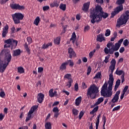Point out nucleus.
Wrapping results in <instances>:
<instances>
[{"label":"nucleus","instance_id":"62","mask_svg":"<svg viewBox=\"0 0 129 129\" xmlns=\"http://www.w3.org/2000/svg\"><path fill=\"white\" fill-rule=\"evenodd\" d=\"M54 113V117H56L57 118V117H58V116H59V112H53Z\"/></svg>","mask_w":129,"mask_h":129},{"label":"nucleus","instance_id":"61","mask_svg":"<svg viewBox=\"0 0 129 129\" xmlns=\"http://www.w3.org/2000/svg\"><path fill=\"white\" fill-rule=\"evenodd\" d=\"M4 117H5V115L3 114V113H0V120L2 121L4 119Z\"/></svg>","mask_w":129,"mask_h":129},{"label":"nucleus","instance_id":"6","mask_svg":"<svg viewBox=\"0 0 129 129\" xmlns=\"http://www.w3.org/2000/svg\"><path fill=\"white\" fill-rule=\"evenodd\" d=\"M14 24H21V21L24 19V15L21 13H16L12 15Z\"/></svg>","mask_w":129,"mask_h":129},{"label":"nucleus","instance_id":"13","mask_svg":"<svg viewBox=\"0 0 129 129\" xmlns=\"http://www.w3.org/2000/svg\"><path fill=\"white\" fill-rule=\"evenodd\" d=\"M8 30H9V25H6L3 28V30L2 32L3 38H5V37L7 36V34H8Z\"/></svg>","mask_w":129,"mask_h":129},{"label":"nucleus","instance_id":"7","mask_svg":"<svg viewBox=\"0 0 129 129\" xmlns=\"http://www.w3.org/2000/svg\"><path fill=\"white\" fill-rule=\"evenodd\" d=\"M120 47V44L119 43H115L111 48L108 49L107 47L104 48V52L105 54H110L112 55L114 53V51H118V49Z\"/></svg>","mask_w":129,"mask_h":129},{"label":"nucleus","instance_id":"5","mask_svg":"<svg viewBox=\"0 0 129 129\" xmlns=\"http://www.w3.org/2000/svg\"><path fill=\"white\" fill-rule=\"evenodd\" d=\"M5 43L4 48H10L11 46V50L16 49V47L18 46V41L13 39L6 40H5Z\"/></svg>","mask_w":129,"mask_h":129},{"label":"nucleus","instance_id":"49","mask_svg":"<svg viewBox=\"0 0 129 129\" xmlns=\"http://www.w3.org/2000/svg\"><path fill=\"white\" fill-rule=\"evenodd\" d=\"M32 117V115L30 114H28L27 116L26 117L25 121L27 122V121H29V120H30V119H31Z\"/></svg>","mask_w":129,"mask_h":129},{"label":"nucleus","instance_id":"17","mask_svg":"<svg viewBox=\"0 0 129 129\" xmlns=\"http://www.w3.org/2000/svg\"><path fill=\"white\" fill-rule=\"evenodd\" d=\"M89 6H90V2H89L85 3L82 8L83 11H84V12H87L89 9Z\"/></svg>","mask_w":129,"mask_h":129},{"label":"nucleus","instance_id":"11","mask_svg":"<svg viewBox=\"0 0 129 129\" xmlns=\"http://www.w3.org/2000/svg\"><path fill=\"white\" fill-rule=\"evenodd\" d=\"M119 94H120V91H118L116 92L115 95L111 100V101L113 102V103H115V102H117V101H118V99L119 98Z\"/></svg>","mask_w":129,"mask_h":129},{"label":"nucleus","instance_id":"31","mask_svg":"<svg viewBox=\"0 0 129 129\" xmlns=\"http://www.w3.org/2000/svg\"><path fill=\"white\" fill-rule=\"evenodd\" d=\"M67 65L68 63L66 62L62 63L60 67V69L61 70H65L66 69V66H67Z\"/></svg>","mask_w":129,"mask_h":129},{"label":"nucleus","instance_id":"1","mask_svg":"<svg viewBox=\"0 0 129 129\" xmlns=\"http://www.w3.org/2000/svg\"><path fill=\"white\" fill-rule=\"evenodd\" d=\"M110 66L109 67V71H111L109 75L108 87L107 89V83H105L102 86L101 90V95L104 97H111L112 95V86L114 79L113 78V71L115 69L116 61L115 59L112 58L110 61Z\"/></svg>","mask_w":129,"mask_h":129},{"label":"nucleus","instance_id":"32","mask_svg":"<svg viewBox=\"0 0 129 129\" xmlns=\"http://www.w3.org/2000/svg\"><path fill=\"white\" fill-rule=\"evenodd\" d=\"M50 7L51 8H54L55 7L56 8H58V7H59V3H58L56 2H53L52 3L50 4Z\"/></svg>","mask_w":129,"mask_h":129},{"label":"nucleus","instance_id":"42","mask_svg":"<svg viewBox=\"0 0 129 129\" xmlns=\"http://www.w3.org/2000/svg\"><path fill=\"white\" fill-rule=\"evenodd\" d=\"M101 76V72H98L95 76L94 77V79H97L98 78H100V77Z\"/></svg>","mask_w":129,"mask_h":129},{"label":"nucleus","instance_id":"30","mask_svg":"<svg viewBox=\"0 0 129 129\" xmlns=\"http://www.w3.org/2000/svg\"><path fill=\"white\" fill-rule=\"evenodd\" d=\"M45 129H52V125L51 124V122H48L45 123Z\"/></svg>","mask_w":129,"mask_h":129},{"label":"nucleus","instance_id":"15","mask_svg":"<svg viewBox=\"0 0 129 129\" xmlns=\"http://www.w3.org/2000/svg\"><path fill=\"white\" fill-rule=\"evenodd\" d=\"M44 97H45V95H44V94L42 93L38 94V96H37L38 102L39 103H42V102H43V100H44Z\"/></svg>","mask_w":129,"mask_h":129},{"label":"nucleus","instance_id":"22","mask_svg":"<svg viewBox=\"0 0 129 129\" xmlns=\"http://www.w3.org/2000/svg\"><path fill=\"white\" fill-rule=\"evenodd\" d=\"M71 41H72L73 44L75 43V41H76V34H75V32H74L72 34V37L71 38Z\"/></svg>","mask_w":129,"mask_h":129},{"label":"nucleus","instance_id":"36","mask_svg":"<svg viewBox=\"0 0 129 129\" xmlns=\"http://www.w3.org/2000/svg\"><path fill=\"white\" fill-rule=\"evenodd\" d=\"M66 62L68 63V64H69V65H70V66H71V67H73V66H74V62H73V60H72L71 59L68 60Z\"/></svg>","mask_w":129,"mask_h":129},{"label":"nucleus","instance_id":"3","mask_svg":"<svg viewBox=\"0 0 129 129\" xmlns=\"http://www.w3.org/2000/svg\"><path fill=\"white\" fill-rule=\"evenodd\" d=\"M98 93H99V87L93 84L88 89L87 95L88 98L95 99V98H96V95Z\"/></svg>","mask_w":129,"mask_h":129},{"label":"nucleus","instance_id":"23","mask_svg":"<svg viewBox=\"0 0 129 129\" xmlns=\"http://www.w3.org/2000/svg\"><path fill=\"white\" fill-rule=\"evenodd\" d=\"M119 85H120V80L118 79L116 82L114 87V90L115 91H116L117 90V88H118Z\"/></svg>","mask_w":129,"mask_h":129},{"label":"nucleus","instance_id":"20","mask_svg":"<svg viewBox=\"0 0 129 129\" xmlns=\"http://www.w3.org/2000/svg\"><path fill=\"white\" fill-rule=\"evenodd\" d=\"M115 74H116V75H118L120 76V75H123L124 76V72L122 70H119L118 68H117L115 72Z\"/></svg>","mask_w":129,"mask_h":129},{"label":"nucleus","instance_id":"43","mask_svg":"<svg viewBox=\"0 0 129 129\" xmlns=\"http://www.w3.org/2000/svg\"><path fill=\"white\" fill-rule=\"evenodd\" d=\"M72 83H73V80L68 81L67 86H68L69 88H70V87H71V86L72 85Z\"/></svg>","mask_w":129,"mask_h":129},{"label":"nucleus","instance_id":"28","mask_svg":"<svg viewBox=\"0 0 129 129\" xmlns=\"http://www.w3.org/2000/svg\"><path fill=\"white\" fill-rule=\"evenodd\" d=\"M50 46H52V43H48L47 44L44 43L42 45V49H47L48 47H50Z\"/></svg>","mask_w":129,"mask_h":129},{"label":"nucleus","instance_id":"50","mask_svg":"<svg viewBox=\"0 0 129 129\" xmlns=\"http://www.w3.org/2000/svg\"><path fill=\"white\" fill-rule=\"evenodd\" d=\"M123 45L126 47V46H128V40L127 39H125L123 42Z\"/></svg>","mask_w":129,"mask_h":129},{"label":"nucleus","instance_id":"34","mask_svg":"<svg viewBox=\"0 0 129 129\" xmlns=\"http://www.w3.org/2000/svg\"><path fill=\"white\" fill-rule=\"evenodd\" d=\"M64 79H67L69 81L72 80V78L71 77V74H66L64 77Z\"/></svg>","mask_w":129,"mask_h":129},{"label":"nucleus","instance_id":"12","mask_svg":"<svg viewBox=\"0 0 129 129\" xmlns=\"http://www.w3.org/2000/svg\"><path fill=\"white\" fill-rule=\"evenodd\" d=\"M8 65V64H7V63H5V62L0 61V73H4Z\"/></svg>","mask_w":129,"mask_h":129},{"label":"nucleus","instance_id":"54","mask_svg":"<svg viewBox=\"0 0 129 129\" xmlns=\"http://www.w3.org/2000/svg\"><path fill=\"white\" fill-rule=\"evenodd\" d=\"M91 70H92V69H91V67H89L87 69V75H89L90 74V72H91Z\"/></svg>","mask_w":129,"mask_h":129},{"label":"nucleus","instance_id":"26","mask_svg":"<svg viewBox=\"0 0 129 129\" xmlns=\"http://www.w3.org/2000/svg\"><path fill=\"white\" fill-rule=\"evenodd\" d=\"M36 109H37V107L36 106H33L32 107H31L29 112H28V114H30L32 115V114L34 113V112L35 111V110H36Z\"/></svg>","mask_w":129,"mask_h":129},{"label":"nucleus","instance_id":"60","mask_svg":"<svg viewBox=\"0 0 129 129\" xmlns=\"http://www.w3.org/2000/svg\"><path fill=\"white\" fill-rule=\"evenodd\" d=\"M78 88H79L78 86V84L76 83L75 84V90H76V91H78Z\"/></svg>","mask_w":129,"mask_h":129},{"label":"nucleus","instance_id":"44","mask_svg":"<svg viewBox=\"0 0 129 129\" xmlns=\"http://www.w3.org/2000/svg\"><path fill=\"white\" fill-rule=\"evenodd\" d=\"M73 114L74 115H78V113H79V111H78L76 109H73L72 110Z\"/></svg>","mask_w":129,"mask_h":129},{"label":"nucleus","instance_id":"35","mask_svg":"<svg viewBox=\"0 0 129 129\" xmlns=\"http://www.w3.org/2000/svg\"><path fill=\"white\" fill-rule=\"evenodd\" d=\"M59 8L60 9V10H62V11H66V5L61 4L59 5Z\"/></svg>","mask_w":129,"mask_h":129},{"label":"nucleus","instance_id":"29","mask_svg":"<svg viewBox=\"0 0 129 129\" xmlns=\"http://www.w3.org/2000/svg\"><path fill=\"white\" fill-rule=\"evenodd\" d=\"M100 116H101V115L100 114L97 116V120L96 122V129H98V126L99 125V119L100 118Z\"/></svg>","mask_w":129,"mask_h":129},{"label":"nucleus","instance_id":"53","mask_svg":"<svg viewBox=\"0 0 129 129\" xmlns=\"http://www.w3.org/2000/svg\"><path fill=\"white\" fill-rule=\"evenodd\" d=\"M44 71V69L42 67H39L38 68V73H42Z\"/></svg>","mask_w":129,"mask_h":129},{"label":"nucleus","instance_id":"4","mask_svg":"<svg viewBox=\"0 0 129 129\" xmlns=\"http://www.w3.org/2000/svg\"><path fill=\"white\" fill-rule=\"evenodd\" d=\"M3 61H1L5 64L9 65L11 60H12V55L11 54V50L9 49H3L1 52V55L4 56Z\"/></svg>","mask_w":129,"mask_h":129},{"label":"nucleus","instance_id":"25","mask_svg":"<svg viewBox=\"0 0 129 129\" xmlns=\"http://www.w3.org/2000/svg\"><path fill=\"white\" fill-rule=\"evenodd\" d=\"M104 100V99L103 97H100L98 99L97 101L95 103V105H99L101 103V102H103V101Z\"/></svg>","mask_w":129,"mask_h":129},{"label":"nucleus","instance_id":"16","mask_svg":"<svg viewBox=\"0 0 129 129\" xmlns=\"http://www.w3.org/2000/svg\"><path fill=\"white\" fill-rule=\"evenodd\" d=\"M97 41L101 43L103 41H105V38L103 36V34H100L97 36Z\"/></svg>","mask_w":129,"mask_h":129},{"label":"nucleus","instance_id":"55","mask_svg":"<svg viewBox=\"0 0 129 129\" xmlns=\"http://www.w3.org/2000/svg\"><path fill=\"white\" fill-rule=\"evenodd\" d=\"M52 111L53 112H59V109L57 107H55L53 108Z\"/></svg>","mask_w":129,"mask_h":129},{"label":"nucleus","instance_id":"33","mask_svg":"<svg viewBox=\"0 0 129 129\" xmlns=\"http://www.w3.org/2000/svg\"><path fill=\"white\" fill-rule=\"evenodd\" d=\"M21 54V50L17 49L14 51L13 56H19Z\"/></svg>","mask_w":129,"mask_h":129},{"label":"nucleus","instance_id":"63","mask_svg":"<svg viewBox=\"0 0 129 129\" xmlns=\"http://www.w3.org/2000/svg\"><path fill=\"white\" fill-rule=\"evenodd\" d=\"M50 9V8L49 7V6H44L43 7V11H48V10Z\"/></svg>","mask_w":129,"mask_h":129},{"label":"nucleus","instance_id":"9","mask_svg":"<svg viewBox=\"0 0 129 129\" xmlns=\"http://www.w3.org/2000/svg\"><path fill=\"white\" fill-rule=\"evenodd\" d=\"M122 11H123V6L120 5L117 7H116L114 11H112L111 13V17L113 18L114 16H116V15H117L120 12H122Z\"/></svg>","mask_w":129,"mask_h":129},{"label":"nucleus","instance_id":"51","mask_svg":"<svg viewBox=\"0 0 129 129\" xmlns=\"http://www.w3.org/2000/svg\"><path fill=\"white\" fill-rule=\"evenodd\" d=\"M124 94L125 95H127L128 93H123V92H122V93H121V96L120 97V100H121L122 99H123V97H124Z\"/></svg>","mask_w":129,"mask_h":129},{"label":"nucleus","instance_id":"39","mask_svg":"<svg viewBox=\"0 0 129 129\" xmlns=\"http://www.w3.org/2000/svg\"><path fill=\"white\" fill-rule=\"evenodd\" d=\"M61 40L60 37H57L54 39V43H55L56 45H59L60 44V41Z\"/></svg>","mask_w":129,"mask_h":129},{"label":"nucleus","instance_id":"38","mask_svg":"<svg viewBox=\"0 0 129 129\" xmlns=\"http://www.w3.org/2000/svg\"><path fill=\"white\" fill-rule=\"evenodd\" d=\"M1 92H0V97L2 98H4L6 96V93H5V91L3 90V89H1Z\"/></svg>","mask_w":129,"mask_h":129},{"label":"nucleus","instance_id":"45","mask_svg":"<svg viewBox=\"0 0 129 129\" xmlns=\"http://www.w3.org/2000/svg\"><path fill=\"white\" fill-rule=\"evenodd\" d=\"M96 51V49H94L93 51H91L89 54L90 58H92L93 55H94V53Z\"/></svg>","mask_w":129,"mask_h":129},{"label":"nucleus","instance_id":"19","mask_svg":"<svg viewBox=\"0 0 129 129\" xmlns=\"http://www.w3.org/2000/svg\"><path fill=\"white\" fill-rule=\"evenodd\" d=\"M121 16L125 19L126 21L129 20V10L126 11Z\"/></svg>","mask_w":129,"mask_h":129},{"label":"nucleus","instance_id":"37","mask_svg":"<svg viewBox=\"0 0 129 129\" xmlns=\"http://www.w3.org/2000/svg\"><path fill=\"white\" fill-rule=\"evenodd\" d=\"M109 58H110V55H108L105 57V59L104 60V62L106 63V64H107L108 62H109Z\"/></svg>","mask_w":129,"mask_h":129},{"label":"nucleus","instance_id":"10","mask_svg":"<svg viewBox=\"0 0 129 129\" xmlns=\"http://www.w3.org/2000/svg\"><path fill=\"white\" fill-rule=\"evenodd\" d=\"M10 7L13 10H25V7L23 6H20L19 4H16L15 3H12L10 5Z\"/></svg>","mask_w":129,"mask_h":129},{"label":"nucleus","instance_id":"14","mask_svg":"<svg viewBox=\"0 0 129 129\" xmlns=\"http://www.w3.org/2000/svg\"><path fill=\"white\" fill-rule=\"evenodd\" d=\"M49 96H50V97H57V96H58V94H57V91H54V92H53V89H50L49 91Z\"/></svg>","mask_w":129,"mask_h":129},{"label":"nucleus","instance_id":"52","mask_svg":"<svg viewBox=\"0 0 129 129\" xmlns=\"http://www.w3.org/2000/svg\"><path fill=\"white\" fill-rule=\"evenodd\" d=\"M83 115H84V113L83 112V111H81L80 112L79 115V119H81V118H82V116H83Z\"/></svg>","mask_w":129,"mask_h":129},{"label":"nucleus","instance_id":"57","mask_svg":"<svg viewBox=\"0 0 129 129\" xmlns=\"http://www.w3.org/2000/svg\"><path fill=\"white\" fill-rule=\"evenodd\" d=\"M102 120L103 121V124L104 125H105V123L106 122V117H105L104 115H103L102 117Z\"/></svg>","mask_w":129,"mask_h":129},{"label":"nucleus","instance_id":"24","mask_svg":"<svg viewBox=\"0 0 129 129\" xmlns=\"http://www.w3.org/2000/svg\"><path fill=\"white\" fill-rule=\"evenodd\" d=\"M18 73H20V74H23V73H25V69H24V68L22 67H19L17 68Z\"/></svg>","mask_w":129,"mask_h":129},{"label":"nucleus","instance_id":"21","mask_svg":"<svg viewBox=\"0 0 129 129\" xmlns=\"http://www.w3.org/2000/svg\"><path fill=\"white\" fill-rule=\"evenodd\" d=\"M82 100V97L81 96H80L79 97H78L75 101H76V105L77 106H79V104H80L81 103V101Z\"/></svg>","mask_w":129,"mask_h":129},{"label":"nucleus","instance_id":"46","mask_svg":"<svg viewBox=\"0 0 129 129\" xmlns=\"http://www.w3.org/2000/svg\"><path fill=\"white\" fill-rule=\"evenodd\" d=\"M105 37H108V36H110V30L107 29L105 33Z\"/></svg>","mask_w":129,"mask_h":129},{"label":"nucleus","instance_id":"40","mask_svg":"<svg viewBox=\"0 0 129 129\" xmlns=\"http://www.w3.org/2000/svg\"><path fill=\"white\" fill-rule=\"evenodd\" d=\"M116 5L122 6V4H124V0H117L116 2Z\"/></svg>","mask_w":129,"mask_h":129},{"label":"nucleus","instance_id":"47","mask_svg":"<svg viewBox=\"0 0 129 129\" xmlns=\"http://www.w3.org/2000/svg\"><path fill=\"white\" fill-rule=\"evenodd\" d=\"M25 48L26 50V51L27 52L28 54H30V48H29V46H28V44L26 43L25 45Z\"/></svg>","mask_w":129,"mask_h":129},{"label":"nucleus","instance_id":"59","mask_svg":"<svg viewBox=\"0 0 129 129\" xmlns=\"http://www.w3.org/2000/svg\"><path fill=\"white\" fill-rule=\"evenodd\" d=\"M27 41L28 42L29 44H31L32 41V38L30 37L27 38Z\"/></svg>","mask_w":129,"mask_h":129},{"label":"nucleus","instance_id":"27","mask_svg":"<svg viewBox=\"0 0 129 129\" xmlns=\"http://www.w3.org/2000/svg\"><path fill=\"white\" fill-rule=\"evenodd\" d=\"M40 17H37L36 19H35L33 24L35 25V26H38L39 25V23H40Z\"/></svg>","mask_w":129,"mask_h":129},{"label":"nucleus","instance_id":"58","mask_svg":"<svg viewBox=\"0 0 129 129\" xmlns=\"http://www.w3.org/2000/svg\"><path fill=\"white\" fill-rule=\"evenodd\" d=\"M127 89H128V86H125V87L124 88L122 92L125 93V92H126V91H127Z\"/></svg>","mask_w":129,"mask_h":129},{"label":"nucleus","instance_id":"2","mask_svg":"<svg viewBox=\"0 0 129 129\" xmlns=\"http://www.w3.org/2000/svg\"><path fill=\"white\" fill-rule=\"evenodd\" d=\"M92 24L96 23H99L102 18L106 19L108 17V14L106 13H103L102 12V8L99 5H97L95 9L91 11V14L90 16Z\"/></svg>","mask_w":129,"mask_h":129},{"label":"nucleus","instance_id":"48","mask_svg":"<svg viewBox=\"0 0 129 129\" xmlns=\"http://www.w3.org/2000/svg\"><path fill=\"white\" fill-rule=\"evenodd\" d=\"M113 46H114L113 43L111 42H109L107 44V48H109V49H111L110 47H111V48H112V47H113Z\"/></svg>","mask_w":129,"mask_h":129},{"label":"nucleus","instance_id":"56","mask_svg":"<svg viewBox=\"0 0 129 129\" xmlns=\"http://www.w3.org/2000/svg\"><path fill=\"white\" fill-rule=\"evenodd\" d=\"M119 109H120V106H117L114 107L112 109V111H115L116 110H119Z\"/></svg>","mask_w":129,"mask_h":129},{"label":"nucleus","instance_id":"18","mask_svg":"<svg viewBox=\"0 0 129 129\" xmlns=\"http://www.w3.org/2000/svg\"><path fill=\"white\" fill-rule=\"evenodd\" d=\"M68 52L69 54H70V58H71V59H72V57L76 56V54L75 53L74 50H73V49H72V48H69L68 49Z\"/></svg>","mask_w":129,"mask_h":129},{"label":"nucleus","instance_id":"41","mask_svg":"<svg viewBox=\"0 0 129 129\" xmlns=\"http://www.w3.org/2000/svg\"><path fill=\"white\" fill-rule=\"evenodd\" d=\"M98 106L95 107L90 112V114H93L95 112H96L98 110Z\"/></svg>","mask_w":129,"mask_h":129},{"label":"nucleus","instance_id":"64","mask_svg":"<svg viewBox=\"0 0 129 129\" xmlns=\"http://www.w3.org/2000/svg\"><path fill=\"white\" fill-rule=\"evenodd\" d=\"M119 52L120 53H123V52H124V47H120V48L119 49Z\"/></svg>","mask_w":129,"mask_h":129},{"label":"nucleus","instance_id":"8","mask_svg":"<svg viewBox=\"0 0 129 129\" xmlns=\"http://www.w3.org/2000/svg\"><path fill=\"white\" fill-rule=\"evenodd\" d=\"M126 23H127V20L121 16L117 20L116 27L120 28L121 26L126 25Z\"/></svg>","mask_w":129,"mask_h":129}]
</instances>
